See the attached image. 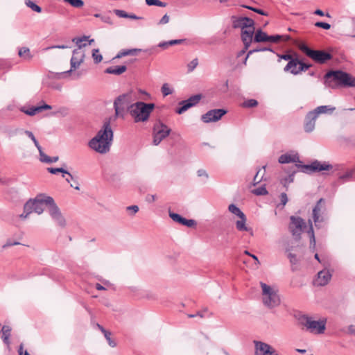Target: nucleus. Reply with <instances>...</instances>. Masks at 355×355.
<instances>
[{
    "label": "nucleus",
    "instance_id": "nucleus-23",
    "mask_svg": "<svg viewBox=\"0 0 355 355\" xmlns=\"http://www.w3.org/2000/svg\"><path fill=\"white\" fill-rule=\"evenodd\" d=\"M336 110L335 107H332L331 105H320L315 107L314 110H311L313 113H315V116L318 118L319 115L321 114H331Z\"/></svg>",
    "mask_w": 355,
    "mask_h": 355
},
{
    "label": "nucleus",
    "instance_id": "nucleus-36",
    "mask_svg": "<svg viewBox=\"0 0 355 355\" xmlns=\"http://www.w3.org/2000/svg\"><path fill=\"white\" fill-rule=\"evenodd\" d=\"M19 55L24 60H30L32 58L30 49L27 47H22L19 51Z\"/></svg>",
    "mask_w": 355,
    "mask_h": 355
},
{
    "label": "nucleus",
    "instance_id": "nucleus-37",
    "mask_svg": "<svg viewBox=\"0 0 355 355\" xmlns=\"http://www.w3.org/2000/svg\"><path fill=\"white\" fill-rule=\"evenodd\" d=\"M89 37L87 36H83L82 37H74L72 39V42L76 43V44L78 46L79 50H80L81 48L85 47L87 44L86 43H83V42H85L88 40Z\"/></svg>",
    "mask_w": 355,
    "mask_h": 355
},
{
    "label": "nucleus",
    "instance_id": "nucleus-49",
    "mask_svg": "<svg viewBox=\"0 0 355 355\" xmlns=\"http://www.w3.org/2000/svg\"><path fill=\"white\" fill-rule=\"evenodd\" d=\"M258 105V101L255 99H248L243 102V106L245 107H254Z\"/></svg>",
    "mask_w": 355,
    "mask_h": 355
},
{
    "label": "nucleus",
    "instance_id": "nucleus-51",
    "mask_svg": "<svg viewBox=\"0 0 355 355\" xmlns=\"http://www.w3.org/2000/svg\"><path fill=\"white\" fill-rule=\"evenodd\" d=\"M69 177L71 178L72 183H71L70 186L73 187L76 190H80L79 182L77 180V178H75L72 174L68 175Z\"/></svg>",
    "mask_w": 355,
    "mask_h": 355
},
{
    "label": "nucleus",
    "instance_id": "nucleus-32",
    "mask_svg": "<svg viewBox=\"0 0 355 355\" xmlns=\"http://www.w3.org/2000/svg\"><path fill=\"white\" fill-rule=\"evenodd\" d=\"M298 64H299V66L297 67V69L293 70L292 74H293V75L300 74L302 71H306V70H308L309 68H311L312 67V64L304 63L301 60H300V63Z\"/></svg>",
    "mask_w": 355,
    "mask_h": 355
},
{
    "label": "nucleus",
    "instance_id": "nucleus-60",
    "mask_svg": "<svg viewBox=\"0 0 355 355\" xmlns=\"http://www.w3.org/2000/svg\"><path fill=\"white\" fill-rule=\"evenodd\" d=\"M277 56L280 58V59H282V60H288V62L290 60H293L295 58H293L291 55L290 54H283V55H279V54H277Z\"/></svg>",
    "mask_w": 355,
    "mask_h": 355
},
{
    "label": "nucleus",
    "instance_id": "nucleus-8",
    "mask_svg": "<svg viewBox=\"0 0 355 355\" xmlns=\"http://www.w3.org/2000/svg\"><path fill=\"white\" fill-rule=\"evenodd\" d=\"M84 58L85 53L83 51L79 49H74L73 51V55L70 60L71 69L68 71L60 73H54L51 72L49 76L52 78H61L66 75L71 73L73 70L79 68L81 63L84 61Z\"/></svg>",
    "mask_w": 355,
    "mask_h": 355
},
{
    "label": "nucleus",
    "instance_id": "nucleus-26",
    "mask_svg": "<svg viewBox=\"0 0 355 355\" xmlns=\"http://www.w3.org/2000/svg\"><path fill=\"white\" fill-rule=\"evenodd\" d=\"M2 331V340L5 344L8 346L10 345V337L11 335V328L10 326L3 325L1 328Z\"/></svg>",
    "mask_w": 355,
    "mask_h": 355
},
{
    "label": "nucleus",
    "instance_id": "nucleus-15",
    "mask_svg": "<svg viewBox=\"0 0 355 355\" xmlns=\"http://www.w3.org/2000/svg\"><path fill=\"white\" fill-rule=\"evenodd\" d=\"M232 27L234 28H241V31L254 26V21L251 18L248 17H232Z\"/></svg>",
    "mask_w": 355,
    "mask_h": 355
},
{
    "label": "nucleus",
    "instance_id": "nucleus-4",
    "mask_svg": "<svg viewBox=\"0 0 355 355\" xmlns=\"http://www.w3.org/2000/svg\"><path fill=\"white\" fill-rule=\"evenodd\" d=\"M263 304L268 309H274L281 304V298L278 290L266 283L260 282Z\"/></svg>",
    "mask_w": 355,
    "mask_h": 355
},
{
    "label": "nucleus",
    "instance_id": "nucleus-22",
    "mask_svg": "<svg viewBox=\"0 0 355 355\" xmlns=\"http://www.w3.org/2000/svg\"><path fill=\"white\" fill-rule=\"evenodd\" d=\"M324 203V199L320 198L318 202L314 208L313 209V220L317 226L318 223L322 221L320 219V212L322 209V204Z\"/></svg>",
    "mask_w": 355,
    "mask_h": 355
},
{
    "label": "nucleus",
    "instance_id": "nucleus-56",
    "mask_svg": "<svg viewBox=\"0 0 355 355\" xmlns=\"http://www.w3.org/2000/svg\"><path fill=\"white\" fill-rule=\"evenodd\" d=\"M196 224V222L195 220L187 219L185 218H184V219L182 220V225H185L188 227H191L193 225H195Z\"/></svg>",
    "mask_w": 355,
    "mask_h": 355
},
{
    "label": "nucleus",
    "instance_id": "nucleus-29",
    "mask_svg": "<svg viewBox=\"0 0 355 355\" xmlns=\"http://www.w3.org/2000/svg\"><path fill=\"white\" fill-rule=\"evenodd\" d=\"M141 51V49H123L119 51L114 59H119L127 55H134L137 52H140Z\"/></svg>",
    "mask_w": 355,
    "mask_h": 355
},
{
    "label": "nucleus",
    "instance_id": "nucleus-1",
    "mask_svg": "<svg viewBox=\"0 0 355 355\" xmlns=\"http://www.w3.org/2000/svg\"><path fill=\"white\" fill-rule=\"evenodd\" d=\"M113 136L114 133L110 125V119H106L96 136L89 141L88 146L100 154H105L110 151Z\"/></svg>",
    "mask_w": 355,
    "mask_h": 355
},
{
    "label": "nucleus",
    "instance_id": "nucleus-63",
    "mask_svg": "<svg viewBox=\"0 0 355 355\" xmlns=\"http://www.w3.org/2000/svg\"><path fill=\"white\" fill-rule=\"evenodd\" d=\"M169 16L165 14L159 21V24H166L169 21Z\"/></svg>",
    "mask_w": 355,
    "mask_h": 355
},
{
    "label": "nucleus",
    "instance_id": "nucleus-41",
    "mask_svg": "<svg viewBox=\"0 0 355 355\" xmlns=\"http://www.w3.org/2000/svg\"><path fill=\"white\" fill-rule=\"evenodd\" d=\"M47 171L51 174L62 173V177H64V174L70 175V173L63 168H48Z\"/></svg>",
    "mask_w": 355,
    "mask_h": 355
},
{
    "label": "nucleus",
    "instance_id": "nucleus-40",
    "mask_svg": "<svg viewBox=\"0 0 355 355\" xmlns=\"http://www.w3.org/2000/svg\"><path fill=\"white\" fill-rule=\"evenodd\" d=\"M25 4L27 7L32 9L33 11L36 12H41L42 8L39 6H37L35 2L32 1L31 0H25Z\"/></svg>",
    "mask_w": 355,
    "mask_h": 355
},
{
    "label": "nucleus",
    "instance_id": "nucleus-6",
    "mask_svg": "<svg viewBox=\"0 0 355 355\" xmlns=\"http://www.w3.org/2000/svg\"><path fill=\"white\" fill-rule=\"evenodd\" d=\"M132 93L128 92L119 95L114 101V108L116 117L123 118L126 112H129V108L132 105Z\"/></svg>",
    "mask_w": 355,
    "mask_h": 355
},
{
    "label": "nucleus",
    "instance_id": "nucleus-46",
    "mask_svg": "<svg viewBox=\"0 0 355 355\" xmlns=\"http://www.w3.org/2000/svg\"><path fill=\"white\" fill-rule=\"evenodd\" d=\"M92 58L94 60V62L96 64L101 62L103 60V56L99 53V50L98 49H93Z\"/></svg>",
    "mask_w": 355,
    "mask_h": 355
},
{
    "label": "nucleus",
    "instance_id": "nucleus-52",
    "mask_svg": "<svg viewBox=\"0 0 355 355\" xmlns=\"http://www.w3.org/2000/svg\"><path fill=\"white\" fill-rule=\"evenodd\" d=\"M198 60L197 58H195V59L192 60L187 64L188 71L189 72L193 71L195 69V68L198 66Z\"/></svg>",
    "mask_w": 355,
    "mask_h": 355
},
{
    "label": "nucleus",
    "instance_id": "nucleus-5",
    "mask_svg": "<svg viewBox=\"0 0 355 355\" xmlns=\"http://www.w3.org/2000/svg\"><path fill=\"white\" fill-rule=\"evenodd\" d=\"M327 319L322 318L319 320H315L311 316L303 315L300 317L299 322L305 329L312 334H322L326 329Z\"/></svg>",
    "mask_w": 355,
    "mask_h": 355
},
{
    "label": "nucleus",
    "instance_id": "nucleus-34",
    "mask_svg": "<svg viewBox=\"0 0 355 355\" xmlns=\"http://www.w3.org/2000/svg\"><path fill=\"white\" fill-rule=\"evenodd\" d=\"M241 220H239L236 222V227L239 231H248L249 228L246 226V217L245 215L243 216V218H240Z\"/></svg>",
    "mask_w": 355,
    "mask_h": 355
},
{
    "label": "nucleus",
    "instance_id": "nucleus-18",
    "mask_svg": "<svg viewBox=\"0 0 355 355\" xmlns=\"http://www.w3.org/2000/svg\"><path fill=\"white\" fill-rule=\"evenodd\" d=\"M255 34L254 26H250L243 31H241V40L245 46V50H247L252 40H254L253 36Z\"/></svg>",
    "mask_w": 355,
    "mask_h": 355
},
{
    "label": "nucleus",
    "instance_id": "nucleus-25",
    "mask_svg": "<svg viewBox=\"0 0 355 355\" xmlns=\"http://www.w3.org/2000/svg\"><path fill=\"white\" fill-rule=\"evenodd\" d=\"M268 38V35L266 33L263 32L261 28L256 31L254 36V42H267Z\"/></svg>",
    "mask_w": 355,
    "mask_h": 355
},
{
    "label": "nucleus",
    "instance_id": "nucleus-48",
    "mask_svg": "<svg viewBox=\"0 0 355 355\" xmlns=\"http://www.w3.org/2000/svg\"><path fill=\"white\" fill-rule=\"evenodd\" d=\"M161 91L164 96H166L169 94H171L173 92V89L169 87L168 83H164L162 86Z\"/></svg>",
    "mask_w": 355,
    "mask_h": 355
},
{
    "label": "nucleus",
    "instance_id": "nucleus-64",
    "mask_svg": "<svg viewBox=\"0 0 355 355\" xmlns=\"http://www.w3.org/2000/svg\"><path fill=\"white\" fill-rule=\"evenodd\" d=\"M197 174L199 177H202V176H204L207 179L209 178V175H208V173H207V171L204 169H199L197 171Z\"/></svg>",
    "mask_w": 355,
    "mask_h": 355
},
{
    "label": "nucleus",
    "instance_id": "nucleus-14",
    "mask_svg": "<svg viewBox=\"0 0 355 355\" xmlns=\"http://www.w3.org/2000/svg\"><path fill=\"white\" fill-rule=\"evenodd\" d=\"M255 355H279L277 350L266 343L254 340Z\"/></svg>",
    "mask_w": 355,
    "mask_h": 355
},
{
    "label": "nucleus",
    "instance_id": "nucleus-42",
    "mask_svg": "<svg viewBox=\"0 0 355 355\" xmlns=\"http://www.w3.org/2000/svg\"><path fill=\"white\" fill-rule=\"evenodd\" d=\"M64 2L68 3L72 7L79 8L84 6V1L83 0H63Z\"/></svg>",
    "mask_w": 355,
    "mask_h": 355
},
{
    "label": "nucleus",
    "instance_id": "nucleus-2",
    "mask_svg": "<svg viewBox=\"0 0 355 355\" xmlns=\"http://www.w3.org/2000/svg\"><path fill=\"white\" fill-rule=\"evenodd\" d=\"M326 87L336 89L339 87H355V78L341 70H331L324 76Z\"/></svg>",
    "mask_w": 355,
    "mask_h": 355
},
{
    "label": "nucleus",
    "instance_id": "nucleus-31",
    "mask_svg": "<svg viewBox=\"0 0 355 355\" xmlns=\"http://www.w3.org/2000/svg\"><path fill=\"white\" fill-rule=\"evenodd\" d=\"M184 40H172L167 42H159L157 45V46L162 48V49H167L170 46L176 45V44H181L183 43Z\"/></svg>",
    "mask_w": 355,
    "mask_h": 355
},
{
    "label": "nucleus",
    "instance_id": "nucleus-27",
    "mask_svg": "<svg viewBox=\"0 0 355 355\" xmlns=\"http://www.w3.org/2000/svg\"><path fill=\"white\" fill-rule=\"evenodd\" d=\"M355 171L353 169L347 171L345 174L341 175L338 178V183L343 184L352 181L354 178Z\"/></svg>",
    "mask_w": 355,
    "mask_h": 355
},
{
    "label": "nucleus",
    "instance_id": "nucleus-7",
    "mask_svg": "<svg viewBox=\"0 0 355 355\" xmlns=\"http://www.w3.org/2000/svg\"><path fill=\"white\" fill-rule=\"evenodd\" d=\"M300 49L304 53L306 56L319 64H324L332 59V55L331 53L322 50L311 49L304 44H302L300 46Z\"/></svg>",
    "mask_w": 355,
    "mask_h": 355
},
{
    "label": "nucleus",
    "instance_id": "nucleus-57",
    "mask_svg": "<svg viewBox=\"0 0 355 355\" xmlns=\"http://www.w3.org/2000/svg\"><path fill=\"white\" fill-rule=\"evenodd\" d=\"M316 27L322 28L325 30H329L331 28V25L326 22L318 21L315 24Z\"/></svg>",
    "mask_w": 355,
    "mask_h": 355
},
{
    "label": "nucleus",
    "instance_id": "nucleus-35",
    "mask_svg": "<svg viewBox=\"0 0 355 355\" xmlns=\"http://www.w3.org/2000/svg\"><path fill=\"white\" fill-rule=\"evenodd\" d=\"M228 210L239 218H243L245 215L244 213L234 204H230L228 207Z\"/></svg>",
    "mask_w": 355,
    "mask_h": 355
},
{
    "label": "nucleus",
    "instance_id": "nucleus-39",
    "mask_svg": "<svg viewBox=\"0 0 355 355\" xmlns=\"http://www.w3.org/2000/svg\"><path fill=\"white\" fill-rule=\"evenodd\" d=\"M34 203L33 202V199L28 200L24 206V213H27V214H30L32 212H34Z\"/></svg>",
    "mask_w": 355,
    "mask_h": 355
},
{
    "label": "nucleus",
    "instance_id": "nucleus-3",
    "mask_svg": "<svg viewBox=\"0 0 355 355\" xmlns=\"http://www.w3.org/2000/svg\"><path fill=\"white\" fill-rule=\"evenodd\" d=\"M154 107V103H146L139 101L132 104L129 108V113L134 119L135 122H144L148 119Z\"/></svg>",
    "mask_w": 355,
    "mask_h": 355
},
{
    "label": "nucleus",
    "instance_id": "nucleus-43",
    "mask_svg": "<svg viewBox=\"0 0 355 355\" xmlns=\"http://www.w3.org/2000/svg\"><path fill=\"white\" fill-rule=\"evenodd\" d=\"M145 1H146V3L149 6H159V7H166V3L165 2H162L159 0H145Z\"/></svg>",
    "mask_w": 355,
    "mask_h": 355
},
{
    "label": "nucleus",
    "instance_id": "nucleus-38",
    "mask_svg": "<svg viewBox=\"0 0 355 355\" xmlns=\"http://www.w3.org/2000/svg\"><path fill=\"white\" fill-rule=\"evenodd\" d=\"M20 111L29 116H34L37 112H39L37 106H33L29 109H26L25 107H21Z\"/></svg>",
    "mask_w": 355,
    "mask_h": 355
},
{
    "label": "nucleus",
    "instance_id": "nucleus-9",
    "mask_svg": "<svg viewBox=\"0 0 355 355\" xmlns=\"http://www.w3.org/2000/svg\"><path fill=\"white\" fill-rule=\"evenodd\" d=\"M47 211L53 220L60 227L66 226V220L62 216L60 208L55 204L52 197H49L46 200Z\"/></svg>",
    "mask_w": 355,
    "mask_h": 355
},
{
    "label": "nucleus",
    "instance_id": "nucleus-17",
    "mask_svg": "<svg viewBox=\"0 0 355 355\" xmlns=\"http://www.w3.org/2000/svg\"><path fill=\"white\" fill-rule=\"evenodd\" d=\"M318 117L312 111H309L304 120V130L306 133H311L315 130Z\"/></svg>",
    "mask_w": 355,
    "mask_h": 355
},
{
    "label": "nucleus",
    "instance_id": "nucleus-16",
    "mask_svg": "<svg viewBox=\"0 0 355 355\" xmlns=\"http://www.w3.org/2000/svg\"><path fill=\"white\" fill-rule=\"evenodd\" d=\"M304 225V220L300 217L292 216L291 217V223L289 230L294 236H299L302 231V227Z\"/></svg>",
    "mask_w": 355,
    "mask_h": 355
},
{
    "label": "nucleus",
    "instance_id": "nucleus-12",
    "mask_svg": "<svg viewBox=\"0 0 355 355\" xmlns=\"http://www.w3.org/2000/svg\"><path fill=\"white\" fill-rule=\"evenodd\" d=\"M202 98V95L195 94L189 97L187 100L182 101L179 102L180 107L177 108L176 113L178 114H182L188 110L189 108L196 105Z\"/></svg>",
    "mask_w": 355,
    "mask_h": 355
},
{
    "label": "nucleus",
    "instance_id": "nucleus-45",
    "mask_svg": "<svg viewBox=\"0 0 355 355\" xmlns=\"http://www.w3.org/2000/svg\"><path fill=\"white\" fill-rule=\"evenodd\" d=\"M169 217L175 222L182 225L184 217L178 214L169 211Z\"/></svg>",
    "mask_w": 355,
    "mask_h": 355
},
{
    "label": "nucleus",
    "instance_id": "nucleus-24",
    "mask_svg": "<svg viewBox=\"0 0 355 355\" xmlns=\"http://www.w3.org/2000/svg\"><path fill=\"white\" fill-rule=\"evenodd\" d=\"M127 70L125 65H116L107 67L105 70V73L109 74L121 75Z\"/></svg>",
    "mask_w": 355,
    "mask_h": 355
},
{
    "label": "nucleus",
    "instance_id": "nucleus-13",
    "mask_svg": "<svg viewBox=\"0 0 355 355\" xmlns=\"http://www.w3.org/2000/svg\"><path fill=\"white\" fill-rule=\"evenodd\" d=\"M226 113L227 110L224 109L211 110L201 116V120L206 123L216 122L220 120Z\"/></svg>",
    "mask_w": 355,
    "mask_h": 355
},
{
    "label": "nucleus",
    "instance_id": "nucleus-28",
    "mask_svg": "<svg viewBox=\"0 0 355 355\" xmlns=\"http://www.w3.org/2000/svg\"><path fill=\"white\" fill-rule=\"evenodd\" d=\"M98 328L101 331V332L103 334L105 339L107 340L109 345L112 347H114L116 345V343L114 340H113L111 338V332L106 330L105 328H103L101 325L99 324H97Z\"/></svg>",
    "mask_w": 355,
    "mask_h": 355
},
{
    "label": "nucleus",
    "instance_id": "nucleus-50",
    "mask_svg": "<svg viewBox=\"0 0 355 355\" xmlns=\"http://www.w3.org/2000/svg\"><path fill=\"white\" fill-rule=\"evenodd\" d=\"M295 173V171H294L293 173L288 175L287 177H286L285 178H284L282 180V184L284 186V187H286V185L288 184H290L291 182H293L294 180V173Z\"/></svg>",
    "mask_w": 355,
    "mask_h": 355
},
{
    "label": "nucleus",
    "instance_id": "nucleus-20",
    "mask_svg": "<svg viewBox=\"0 0 355 355\" xmlns=\"http://www.w3.org/2000/svg\"><path fill=\"white\" fill-rule=\"evenodd\" d=\"M331 278V274L327 270H322L318 273L317 278L314 280L315 285L323 286L327 285Z\"/></svg>",
    "mask_w": 355,
    "mask_h": 355
},
{
    "label": "nucleus",
    "instance_id": "nucleus-61",
    "mask_svg": "<svg viewBox=\"0 0 355 355\" xmlns=\"http://www.w3.org/2000/svg\"><path fill=\"white\" fill-rule=\"evenodd\" d=\"M281 204L284 206L288 202V197L286 193H282L280 195Z\"/></svg>",
    "mask_w": 355,
    "mask_h": 355
},
{
    "label": "nucleus",
    "instance_id": "nucleus-58",
    "mask_svg": "<svg viewBox=\"0 0 355 355\" xmlns=\"http://www.w3.org/2000/svg\"><path fill=\"white\" fill-rule=\"evenodd\" d=\"M288 258L289 259V261H290V263L292 264V265H295L298 263V259L297 258V256L296 254H293V253H288Z\"/></svg>",
    "mask_w": 355,
    "mask_h": 355
},
{
    "label": "nucleus",
    "instance_id": "nucleus-19",
    "mask_svg": "<svg viewBox=\"0 0 355 355\" xmlns=\"http://www.w3.org/2000/svg\"><path fill=\"white\" fill-rule=\"evenodd\" d=\"M49 197V196L40 194L37 196L35 198L33 199V202L34 203V212L37 214H41L44 211V205H46V200Z\"/></svg>",
    "mask_w": 355,
    "mask_h": 355
},
{
    "label": "nucleus",
    "instance_id": "nucleus-59",
    "mask_svg": "<svg viewBox=\"0 0 355 355\" xmlns=\"http://www.w3.org/2000/svg\"><path fill=\"white\" fill-rule=\"evenodd\" d=\"M114 12L119 17H122V18H127L128 17V13H127L125 11H124L123 10L116 9V10H114Z\"/></svg>",
    "mask_w": 355,
    "mask_h": 355
},
{
    "label": "nucleus",
    "instance_id": "nucleus-55",
    "mask_svg": "<svg viewBox=\"0 0 355 355\" xmlns=\"http://www.w3.org/2000/svg\"><path fill=\"white\" fill-rule=\"evenodd\" d=\"M260 51H271V52L274 53V51L272 50V49L271 47H263V48L254 49L252 50H250L248 51V55H251L255 52H260Z\"/></svg>",
    "mask_w": 355,
    "mask_h": 355
},
{
    "label": "nucleus",
    "instance_id": "nucleus-11",
    "mask_svg": "<svg viewBox=\"0 0 355 355\" xmlns=\"http://www.w3.org/2000/svg\"><path fill=\"white\" fill-rule=\"evenodd\" d=\"M296 166L301 168L302 171L306 173H311L314 172H320L323 171H329L333 168V166L326 162H321L315 160L310 164H296Z\"/></svg>",
    "mask_w": 355,
    "mask_h": 355
},
{
    "label": "nucleus",
    "instance_id": "nucleus-21",
    "mask_svg": "<svg viewBox=\"0 0 355 355\" xmlns=\"http://www.w3.org/2000/svg\"><path fill=\"white\" fill-rule=\"evenodd\" d=\"M279 162L281 164L297 163L300 162L297 153L295 154H283L279 157Z\"/></svg>",
    "mask_w": 355,
    "mask_h": 355
},
{
    "label": "nucleus",
    "instance_id": "nucleus-54",
    "mask_svg": "<svg viewBox=\"0 0 355 355\" xmlns=\"http://www.w3.org/2000/svg\"><path fill=\"white\" fill-rule=\"evenodd\" d=\"M243 8H247L248 10H252L259 15H265L266 16L267 15V13L263 11V10L261 9H259V8H254V7H252V6H245V5H243L242 6Z\"/></svg>",
    "mask_w": 355,
    "mask_h": 355
},
{
    "label": "nucleus",
    "instance_id": "nucleus-53",
    "mask_svg": "<svg viewBox=\"0 0 355 355\" xmlns=\"http://www.w3.org/2000/svg\"><path fill=\"white\" fill-rule=\"evenodd\" d=\"M40 155V161L41 162L50 164V157L46 155L43 150H42L40 152H39Z\"/></svg>",
    "mask_w": 355,
    "mask_h": 355
},
{
    "label": "nucleus",
    "instance_id": "nucleus-47",
    "mask_svg": "<svg viewBox=\"0 0 355 355\" xmlns=\"http://www.w3.org/2000/svg\"><path fill=\"white\" fill-rule=\"evenodd\" d=\"M252 193L256 196H265L268 193L265 186H261L252 191Z\"/></svg>",
    "mask_w": 355,
    "mask_h": 355
},
{
    "label": "nucleus",
    "instance_id": "nucleus-44",
    "mask_svg": "<svg viewBox=\"0 0 355 355\" xmlns=\"http://www.w3.org/2000/svg\"><path fill=\"white\" fill-rule=\"evenodd\" d=\"M308 233L310 235V248L313 250H314L315 248V235H314V232H313V230L312 225H311L310 229H309Z\"/></svg>",
    "mask_w": 355,
    "mask_h": 355
},
{
    "label": "nucleus",
    "instance_id": "nucleus-33",
    "mask_svg": "<svg viewBox=\"0 0 355 355\" xmlns=\"http://www.w3.org/2000/svg\"><path fill=\"white\" fill-rule=\"evenodd\" d=\"M282 39H284L285 41H288L291 39V37L289 35H268L267 42L278 43Z\"/></svg>",
    "mask_w": 355,
    "mask_h": 355
},
{
    "label": "nucleus",
    "instance_id": "nucleus-30",
    "mask_svg": "<svg viewBox=\"0 0 355 355\" xmlns=\"http://www.w3.org/2000/svg\"><path fill=\"white\" fill-rule=\"evenodd\" d=\"M300 60L298 58H295L292 60H290L287 64L285 66L284 71L287 72L290 71L292 73V71L294 69H297V67L299 66Z\"/></svg>",
    "mask_w": 355,
    "mask_h": 355
},
{
    "label": "nucleus",
    "instance_id": "nucleus-62",
    "mask_svg": "<svg viewBox=\"0 0 355 355\" xmlns=\"http://www.w3.org/2000/svg\"><path fill=\"white\" fill-rule=\"evenodd\" d=\"M128 211H131L132 214L134 215L139 211V207L137 205H131L126 207Z\"/></svg>",
    "mask_w": 355,
    "mask_h": 355
},
{
    "label": "nucleus",
    "instance_id": "nucleus-10",
    "mask_svg": "<svg viewBox=\"0 0 355 355\" xmlns=\"http://www.w3.org/2000/svg\"><path fill=\"white\" fill-rule=\"evenodd\" d=\"M171 131V130L166 125L159 120L157 121L153 128V144L159 145L163 139L169 135Z\"/></svg>",
    "mask_w": 355,
    "mask_h": 355
}]
</instances>
